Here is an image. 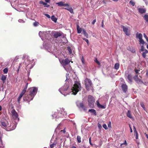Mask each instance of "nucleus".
<instances>
[{"mask_svg": "<svg viewBox=\"0 0 148 148\" xmlns=\"http://www.w3.org/2000/svg\"><path fill=\"white\" fill-rule=\"evenodd\" d=\"M43 5L45 7H48L50 6L47 3L45 2H44Z\"/></svg>", "mask_w": 148, "mask_h": 148, "instance_id": "44", "label": "nucleus"}, {"mask_svg": "<svg viewBox=\"0 0 148 148\" xmlns=\"http://www.w3.org/2000/svg\"><path fill=\"white\" fill-rule=\"evenodd\" d=\"M8 71V69L7 68H5L3 69V72L5 74H6L7 73Z\"/></svg>", "mask_w": 148, "mask_h": 148, "instance_id": "41", "label": "nucleus"}, {"mask_svg": "<svg viewBox=\"0 0 148 148\" xmlns=\"http://www.w3.org/2000/svg\"><path fill=\"white\" fill-rule=\"evenodd\" d=\"M68 50L69 51V53L71 54L72 53V50L71 48L69 47H68Z\"/></svg>", "mask_w": 148, "mask_h": 148, "instance_id": "43", "label": "nucleus"}, {"mask_svg": "<svg viewBox=\"0 0 148 148\" xmlns=\"http://www.w3.org/2000/svg\"><path fill=\"white\" fill-rule=\"evenodd\" d=\"M130 4L132 5L133 6H134L135 4V3L132 1H130Z\"/></svg>", "mask_w": 148, "mask_h": 148, "instance_id": "48", "label": "nucleus"}, {"mask_svg": "<svg viewBox=\"0 0 148 148\" xmlns=\"http://www.w3.org/2000/svg\"><path fill=\"white\" fill-rule=\"evenodd\" d=\"M125 78L126 80L129 83H131L132 82V76L129 74V72L127 71L125 73Z\"/></svg>", "mask_w": 148, "mask_h": 148, "instance_id": "7", "label": "nucleus"}, {"mask_svg": "<svg viewBox=\"0 0 148 148\" xmlns=\"http://www.w3.org/2000/svg\"><path fill=\"white\" fill-rule=\"evenodd\" d=\"M103 127L106 130H107L108 129V127L105 124H104L103 125Z\"/></svg>", "mask_w": 148, "mask_h": 148, "instance_id": "50", "label": "nucleus"}, {"mask_svg": "<svg viewBox=\"0 0 148 148\" xmlns=\"http://www.w3.org/2000/svg\"><path fill=\"white\" fill-rule=\"evenodd\" d=\"M69 74H66V80H67L68 79V77L69 76Z\"/></svg>", "mask_w": 148, "mask_h": 148, "instance_id": "63", "label": "nucleus"}, {"mask_svg": "<svg viewBox=\"0 0 148 148\" xmlns=\"http://www.w3.org/2000/svg\"><path fill=\"white\" fill-rule=\"evenodd\" d=\"M85 84L86 89L89 90L92 88V82L89 79L86 78L85 80Z\"/></svg>", "mask_w": 148, "mask_h": 148, "instance_id": "6", "label": "nucleus"}, {"mask_svg": "<svg viewBox=\"0 0 148 148\" xmlns=\"http://www.w3.org/2000/svg\"><path fill=\"white\" fill-rule=\"evenodd\" d=\"M39 24V23L37 22H35L34 23H33V25L35 27H36L38 26Z\"/></svg>", "mask_w": 148, "mask_h": 148, "instance_id": "40", "label": "nucleus"}, {"mask_svg": "<svg viewBox=\"0 0 148 148\" xmlns=\"http://www.w3.org/2000/svg\"><path fill=\"white\" fill-rule=\"evenodd\" d=\"M18 21L19 23H24L25 22V21H24L22 19H19L18 20Z\"/></svg>", "mask_w": 148, "mask_h": 148, "instance_id": "53", "label": "nucleus"}, {"mask_svg": "<svg viewBox=\"0 0 148 148\" xmlns=\"http://www.w3.org/2000/svg\"><path fill=\"white\" fill-rule=\"evenodd\" d=\"M83 39L84 40H85L87 42L88 45H89V43L88 40L87 39L85 38H83Z\"/></svg>", "mask_w": 148, "mask_h": 148, "instance_id": "42", "label": "nucleus"}, {"mask_svg": "<svg viewBox=\"0 0 148 148\" xmlns=\"http://www.w3.org/2000/svg\"><path fill=\"white\" fill-rule=\"evenodd\" d=\"M127 117L130 118L131 119L132 118V116L131 115V114L130 113V110H128L127 111Z\"/></svg>", "mask_w": 148, "mask_h": 148, "instance_id": "29", "label": "nucleus"}, {"mask_svg": "<svg viewBox=\"0 0 148 148\" xmlns=\"http://www.w3.org/2000/svg\"><path fill=\"white\" fill-rule=\"evenodd\" d=\"M111 123L110 122H109V124L108 125V126L109 127H111Z\"/></svg>", "mask_w": 148, "mask_h": 148, "instance_id": "58", "label": "nucleus"}, {"mask_svg": "<svg viewBox=\"0 0 148 148\" xmlns=\"http://www.w3.org/2000/svg\"><path fill=\"white\" fill-rule=\"evenodd\" d=\"M23 96L21 95H20L19 97H18V99H17V101L18 103H20V101H21V98Z\"/></svg>", "mask_w": 148, "mask_h": 148, "instance_id": "38", "label": "nucleus"}, {"mask_svg": "<svg viewBox=\"0 0 148 148\" xmlns=\"http://www.w3.org/2000/svg\"><path fill=\"white\" fill-rule=\"evenodd\" d=\"M127 143L126 141L125 140L124 143H123L121 144V147H122L123 145H127Z\"/></svg>", "mask_w": 148, "mask_h": 148, "instance_id": "51", "label": "nucleus"}, {"mask_svg": "<svg viewBox=\"0 0 148 148\" xmlns=\"http://www.w3.org/2000/svg\"><path fill=\"white\" fill-rule=\"evenodd\" d=\"M61 111L62 113L63 116H64L65 115H66V113L64 111V109L63 108H62L61 109Z\"/></svg>", "mask_w": 148, "mask_h": 148, "instance_id": "32", "label": "nucleus"}, {"mask_svg": "<svg viewBox=\"0 0 148 148\" xmlns=\"http://www.w3.org/2000/svg\"><path fill=\"white\" fill-rule=\"evenodd\" d=\"M11 113L12 116L14 120H17L18 121L19 119L18 118V115L15 110H12Z\"/></svg>", "mask_w": 148, "mask_h": 148, "instance_id": "9", "label": "nucleus"}, {"mask_svg": "<svg viewBox=\"0 0 148 148\" xmlns=\"http://www.w3.org/2000/svg\"><path fill=\"white\" fill-rule=\"evenodd\" d=\"M84 111H86L87 110V109L86 108H85V107L84 106V108H82Z\"/></svg>", "mask_w": 148, "mask_h": 148, "instance_id": "64", "label": "nucleus"}, {"mask_svg": "<svg viewBox=\"0 0 148 148\" xmlns=\"http://www.w3.org/2000/svg\"><path fill=\"white\" fill-rule=\"evenodd\" d=\"M96 22V19H95L92 22V24H93V25H94L95 23Z\"/></svg>", "mask_w": 148, "mask_h": 148, "instance_id": "59", "label": "nucleus"}, {"mask_svg": "<svg viewBox=\"0 0 148 148\" xmlns=\"http://www.w3.org/2000/svg\"><path fill=\"white\" fill-rule=\"evenodd\" d=\"M74 84L71 89V94L76 95L78 92L81 90L82 86L77 77L74 79Z\"/></svg>", "mask_w": 148, "mask_h": 148, "instance_id": "1", "label": "nucleus"}, {"mask_svg": "<svg viewBox=\"0 0 148 148\" xmlns=\"http://www.w3.org/2000/svg\"><path fill=\"white\" fill-rule=\"evenodd\" d=\"M96 103H97V106L98 107V106H99L100 105V104L98 101H97Z\"/></svg>", "mask_w": 148, "mask_h": 148, "instance_id": "61", "label": "nucleus"}, {"mask_svg": "<svg viewBox=\"0 0 148 148\" xmlns=\"http://www.w3.org/2000/svg\"><path fill=\"white\" fill-rule=\"evenodd\" d=\"M46 33L45 32H40L39 33V36H40V37L41 38V39L42 40H43V38L42 37H43V35L45 34Z\"/></svg>", "mask_w": 148, "mask_h": 148, "instance_id": "24", "label": "nucleus"}, {"mask_svg": "<svg viewBox=\"0 0 148 148\" xmlns=\"http://www.w3.org/2000/svg\"><path fill=\"white\" fill-rule=\"evenodd\" d=\"M62 115V113L60 112H56L52 115L53 118H55L56 121L57 119L60 118V117Z\"/></svg>", "mask_w": 148, "mask_h": 148, "instance_id": "11", "label": "nucleus"}, {"mask_svg": "<svg viewBox=\"0 0 148 148\" xmlns=\"http://www.w3.org/2000/svg\"><path fill=\"white\" fill-rule=\"evenodd\" d=\"M30 89L29 95L30 97L28 98L25 97L24 99V100H26L29 102L32 100L37 92L38 88L35 87H33L31 88Z\"/></svg>", "mask_w": 148, "mask_h": 148, "instance_id": "3", "label": "nucleus"}, {"mask_svg": "<svg viewBox=\"0 0 148 148\" xmlns=\"http://www.w3.org/2000/svg\"><path fill=\"white\" fill-rule=\"evenodd\" d=\"M94 61L95 62H96L98 65H100V62L98 61L97 59V58L95 59Z\"/></svg>", "mask_w": 148, "mask_h": 148, "instance_id": "45", "label": "nucleus"}, {"mask_svg": "<svg viewBox=\"0 0 148 148\" xmlns=\"http://www.w3.org/2000/svg\"><path fill=\"white\" fill-rule=\"evenodd\" d=\"M51 19L53 21L56 22L57 21V19L54 16H52L51 17Z\"/></svg>", "mask_w": 148, "mask_h": 148, "instance_id": "31", "label": "nucleus"}, {"mask_svg": "<svg viewBox=\"0 0 148 148\" xmlns=\"http://www.w3.org/2000/svg\"><path fill=\"white\" fill-rule=\"evenodd\" d=\"M144 18L146 21L148 22V14H145V15Z\"/></svg>", "mask_w": 148, "mask_h": 148, "instance_id": "30", "label": "nucleus"}, {"mask_svg": "<svg viewBox=\"0 0 148 148\" xmlns=\"http://www.w3.org/2000/svg\"><path fill=\"white\" fill-rule=\"evenodd\" d=\"M84 34L85 37H86L87 38H88V35L86 32Z\"/></svg>", "mask_w": 148, "mask_h": 148, "instance_id": "54", "label": "nucleus"}, {"mask_svg": "<svg viewBox=\"0 0 148 148\" xmlns=\"http://www.w3.org/2000/svg\"><path fill=\"white\" fill-rule=\"evenodd\" d=\"M17 123L16 122H15V123H11L9 126L10 127H12L10 128V130H14L16 127Z\"/></svg>", "mask_w": 148, "mask_h": 148, "instance_id": "15", "label": "nucleus"}, {"mask_svg": "<svg viewBox=\"0 0 148 148\" xmlns=\"http://www.w3.org/2000/svg\"><path fill=\"white\" fill-rule=\"evenodd\" d=\"M7 78V75H1V79L2 80L3 83H5V81Z\"/></svg>", "mask_w": 148, "mask_h": 148, "instance_id": "20", "label": "nucleus"}, {"mask_svg": "<svg viewBox=\"0 0 148 148\" xmlns=\"http://www.w3.org/2000/svg\"><path fill=\"white\" fill-rule=\"evenodd\" d=\"M77 140L78 143H80L81 142V137L80 136H77Z\"/></svg>", "mask_w": 148, "mask_h": 148, "instance_id": "34", "label": "nucleus"}, {"mask_svg": "<svg viewBox=\"0 0 148 148\" xmlns=\"http://www.w3.org/2000/svg\"><path fill=\"white\" fill-rule=\"evenodd\" d=\"M44 3V2H43V1H41L39 2L40 4H42L43 5Z\"/></svg>", "mask_w": 148, "mask_h": 148, "instance_id": "62", "label": "nucleus"}, {"mask_svg": "<svg viewBox=\"0 0 148 148\" xmlns=\"http://www.w3.org/2000/svg\"><path fill=\"white\" fill-rule=\"evenodd\" d=\"M61 132H62L63 133H65L66 132L65 129H64L63 130H61L60 131Z\"/></svg>", "mask_w": 148, "mask_h": 148, "instance_id": "55", "label": "nucleus"}, {"mask_svg": "<svg viewBox=\"0 0 148 148\" xmlns=\"http://www.w3.org/2000/svg\"><path fill=\"white\" fill-rule=\"evenodd\" d=\"M61 35V34L58 32H55L53 33V36L56 38L60 36Z\"/></svg>", "mask_w": 148, "mask_h": 148, "instance_id": "16", "label": "nucleus"}, {"mask_svg": "<svg viewBox=\"0 0 148 148\" xmlns=\"http://www.w3.org/2000/svg\"><path fill=\"white\" fill-rule=\"evenodd\" d=\"M136 38H138L139 40L142 38L143 36L141 33H138V32L136 34Z\"/></svg>", "mask_w": 148, "mask_h": 148, "instance_id": "18", "label": "nucleus"}, {"mask_svg": "<svg viewBox=\"0 0 148 148\" xmlns=\"http://www.w3.org/2000/svg\"><path fill=\"white\" fill-rule=\"evenodd\" d=\"M69 88V86L68 85V84L66 83L63 86L59 89V91L61 94L64 96H66L69 94L68 91Z\"/></svg>", "mask_w": 148, "mask_h": 148, "instance_id": "4", "label": "nucleus"}, {"mask_svg": "<svg viewBox=\"0 0 148 148\" xmlns=\"http://www.w3.org/2000/svg\"><path fill=\"white\" fill-rule=\"evenodd\" d=\"M139 71H140V70H137V69H135V71L136 73H138V72Z\"/></svg>", "mask_w": 148, "mask_h": 148, "instance_id": "57", "label": "nucleus"}, {"mask_svg": "<svg viewBox=\"0 0 148 148\" xmlns=\"http://www.w3.org/2000/svg\"><path fill=\"white\" fill-rule=\"evenodd\" d=\"M81 60L83 66H84L85 64V62L84 58L82 57L81 59Z\"/></svg>", "mask_w": 148, "mask_h": 148, "instance_id": "36", "label": "nucleus"}, {"mask_svg": "<svg viewBox=\"0 0 148 148\" xmlns=\"http://www.w3.org/2000/svg\"><path fill=\"white\" fill-rule=\"evenodd\" d=\"M98 107H99V108H103H103H105V107L104 106H103L102 105H101L100 104V105L99 106H98Z\"/></svg>", "mask_w": 148, "mask_h": 148, "instance_id": "49", "label": "nucleus"}, {"mask_svg": "<svg viewBox=\"0 0 148 148\" xmlns=\"http://www.w3.org/2000/svg\"><path fill=\"white\" fill-rule=\"evenodd\" d=\"M88 111L89 112H90L91 113H92V114H94L95 115H96V112L95 110L93 109H89L88 110Z\"/></svg>", "mask_w": 148, "mask_h": 148, "instance_id": "22", "label": "nucleus"}, {"mask_svg": "<svg viewBox=\"0 0 148 148\" xmlns=\"http://www.w3.org/2000/svg\"><path fill=\"white\" fill-rule=\"evenodd\" d=\"M119 64L118 63H116L114 65V68L116 70H118L119 68Z\"/></svg>", "mask_w": 148, "mask_h": 148, "instance_id": "27", "label": "nucleus"}, {"mask_svg": "<svg viewBox=\"0 0 148 148\" xmlns=\"http://www.w3.org/2000/svg\"><path fill=\"white\" fill-rule=\"evenodd\" d=\"M77 106L79 108H84V105L82 103L77 101L76 103Z\"/></svg>", "mask_w": 148, "mask_h": 148, "instance_id": "14", "label": "nucleus"}, {"mask_svg": "<svg viewBox=\"0 0 148 148\" xmlns=\"http://www.w3.org/2000/svg\"><path fill=\"white\" fill-rule=\"evenodd\" d=\"M121 27L126 35L128 36L130 35V30L128 29V28L123 25H121Z\"/></svg>", "mask_w": 148, "mask_h": 148, "instance_id": "10", "label": "nucleus"}, {"mask_svg": "<svg viewBox=\"0 0 148 148\" xmlns=\"http://www.w3.org/2000/svg\"><path fill=\"white\" fill-rule=\"evenodd\" d=\"M63 6L69 7V5L68 3H64Z\"/></svg>", "mask_w": 148, "mask_h": 148, "instance_id": "52", "label": "nucleus"}, {"mask_svg": "<svg viewBox=\"0 0 148 148\" xmlns=\"http://www.w3.org/2000/svg\"><path fill=\"white\" fill-rule=\"evenodd\" d=\"M139 42L140 44H142L143 45H144L145 43L143 39L142 38L139 40Z\"/></svg>", "mask_w": 148, "mask_h": 148, "instance_id": "33", "label": "nucleus"}, {"mask_svg": "<svg viewBox=\"0 0 148 148\" xmlns=\"http://www.w3.org/2000/svg\"><path fill=\"white\" fill-rule=\"evenodd\" d=\"M66 10L69 11L71 13H73V9L71 8H70L69 9H66Z\"/></svg>", "mask_w": 148, "mask_h": 148, "instance_id": "35", "label": "nucleus"}, {"mask_svg": "<svg viewBox=\"0 0 148 148\" xmlns=\"http://www.w3.org/2000/svg\"><path fill=\"white\" fill-rule=\"evenodd\" d=\"M56 4H58V5L60 7L63 6L64 5V2L63 1H61L60 2L56 3Z\"/></svg>", "mask_w": 148, "mask_h": 148, "instance_id": "28", "label": "nucleus"}, {"mask_svg": "<svg viewBox=\"0 0 148 148\" xmlns=\"http://www.w3.org/2000/svg\"><path fill=\"white\" fill-rule=\"evenodd\" d=\"M27 62H25V65H28L29 64V61H27Z\"/></svg>", "mask_w": 148, "mask_h": 148, "instance_id": "56", "label": "nucleus"}, {"mask_svg": "<svg viewBox=\"0 0 148 148\" xmlns=\"http://www.w3.org/2000/svg\"><path fill=\"white\" fill-rule=\"evenodd\" d=\"M145 50H147L145 49V47L143 45H142L141 46V49L140 50V52H143V51H145Z\"/></svg>", "mask_w": 148, "mask_h": 148, "instance_id": "37", "label": "nucleus"}, {"mask_svg": "<svg viewBox=\"0 0 148 148\" xmlns=\"http://www.w3.org/2000/svg\"><path fill=\"white\" fill-rule=\"evenodd\" d=\"M134 133L135 134H136L137 135L138 134V133L136 130V129L134 127Z\"/></svg>", "mask_w": 148, "mask_h": 148, "instance_id": "46", "label": "nucleus"}, {"mask_svg": "<svg viewBox=\"0 0 148 148\" xmlns=\"http://www.w3.org/2000/svg\"><path fill=\"white\" fill-rule=\"evenodd\" d=\"M77 29L78 33H80L82 31V29L80 28L78 25H77Z\"/></svg>", "mask_w": 148, "mask_h": 148, "instance_id": "26", "label": "nucleus"}, {"mask_svg": "<svg viewBox=\"0 0 148 148\" xmlns=\"http://www.w3.org/2000/svg\"><path fill=\"white\" fill-rule=\"evenodd\" d=\"M121 88L123 92H125L127 91L128 87L125 84H122Z\"/></svg>", "mask_w": 148, "mask_h": 148, "instance_id": "13", "label": "nucleus"}, {"mask_svg": "<svg viewBox=\"0 0 148 148\" xmlns=\"http://www.w3.org/2000/svg\"><path fill=\"white\" fill-rule=\"evenodd\" d=\"M43 46L49 52L52 53H53L56 51V48L54 45L51 46L48 44L46 45L44 43L43 44Z\"/></svg>", "mask_w": 148, "mask_h": 148, "instance_id": "5", "label": "nucleus"}, {"mask_svg": "<svg viewBox=\"0 0 148 148\" xmlns=\"http://www.w3.org/2000/svg\"><path fill=\"white\" fill-rule=\"evenodd\" d=\"M53 141H54V140L53 139H51V143H52L50 145L51 148H53L54 147L57 143V141L56 140H55V141L53 142Z\"/></svg>", "mask_w": 148, "mask_h": 148, "instance_id": "12", "label": "nucleus"}, {"mask_svg": "<svg viewBox=\"0 0 148 148\" xmlns=\"http://www.w3.org/2000/svg\"><path fill=\"white\" fill-rule=\"evenodd\" d=\"M95 100L93 97L91 95H89L88 98V101L89 104L91 107H93L94 106Z\"/></svg>", "mask_w": 148, "mask_h": 148, "instance_id": "8", "label": "nucleus"}, {"mask_svg": "<svg viewBox=\"0 0 148 148\" xmlns=\"http://www.w3.org/2000/svg\"><path fill=\"white\" fill-rule=\"evenodd\" d=\"M141 106L143 108L144 110H146L145 108V105L143 102H142L140 103Z\"/></svg>", "mask_w": 148, "mask_h": 148, "instance_id": "39", "label": "nucleus"}, {"mask_svg": "<svg viewBox=\"0 0 148 148\" xmlns=\"http://www.w3.org/2000/svg\"><path fill=\"white\" fill-rule=\"evenodd\" d=\"M27 85H28V84L27 83L25 87L24 88V89L22 90V92H21V93L20 94L22 96H23V95L25 93V92L26 91L27 89Z\"/></svg>", "mask_w": 148, "mask_h": 148, "instance_id": "17", "label": "nucleus"}, {"mask_svg": "<svg viewBox=\"0 0 148 148\" xmlns=\"http://www.w3.org/2000/svg\"><path fill=\"white\" fill-rule=\"evenodd\" d=\"M148 52V51L147 50H145V51H143V52L142 53V55L143 57L145 58L146 57V54H147Z\"/></svg>", "mask_w": 148, "mask_h": 148, "instance_id": "23", "label": "nucleus"}, {"mask_svg": "<svg viewBox=\"0 0 148 148\" xmlns=\"http://www.w3.org/2000/svg\"><path fill=\"white\" fill-rule=\"evenodd\" d=\"M60 63L62 64L65 70L67 72H70L71 70V67L70 65H68L70 61L67 59L62 60H59Z\"/></svg>", "mask_w": 148, "mask_h": 148, "instance_id": "2", "label": "nucleus"}, {"mask_svg": "<svg viewBox=\"0 0 148 148\" xmlns=\"http://www.w3.org/2000/svg\"><path fill=\"white\" fill-rule=\"evenodd\" d=\"M138 10L139 12L141 14L145 13L146 11V10L145 9L143 8H139Z\"/></svg>", "mask_w": 148, "mask_h": 148, "instance_id": "21", "label": "nucleus"}, {"mask_svg": "<svg viewBox=\"0 0 148 148\" xmlns=\"http://www.w3.org/2000/svg\"><path fill=\"white\" fill-rule=\"evenodd\" d=\"M1 123L2 125L4 127H6L8 126V122H7V123L4 121L1 122Z\"/></svg>", "mask_w": 148, "mask_h": 148, "instance_id": "25", "label": "nucleus"}, {"mask_svg": "<svg viewBox=\"0 0 148 148\" xmlns=\"http://www.w3.org/2000/svg\"><path fill=\"white\" fill-rule=\"evenodd\" d=\"M45 15L48 18H50V15L47 14H45Z\"/></svg>", "mask_w": 148, "mask_h": 148, "instance_id": "60", "label": "nucleus"}, {"mask_svg": "<svg viewBox=\"0 0 148 148\" xmlns=\"http://www.w3.org/2000/svg\"><path fill=\"white\" fill-rule=\"evenodd\" d=\"M134 79L135 81L138 83L142 82L141 80L138 77V75H137L134 77Z\"/></svg>", "mask_w": 148, "mask_h": 148, "instance_id": "19", "label": "nucleus"}, {"mask_svg": "<svg viewBox=\"0 0 148 148\" xmlns=\"http://www.w3.org/2000/svg\"><path fill=\"white\" fill-rule=\"evenodd\" d=\"M144 37L146 39L147 41L148 42V38L145 34H144Z\"/></svg>", "mask_w": 148, "mask_h": 148, "instance_id": "47", "label": "nucleus"}]
</instances>
